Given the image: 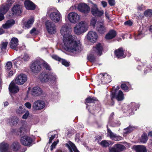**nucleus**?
Here are the masks:
<instances>
[{
	"instance_id": "c9c22d12",
	"label": "nucleus",
	"mask_w": 152,
	"mask_h": 152,
	"mask_svg": "<svg viewBox=\"0 0 152 152\" xmlns=\"http://www.w3.org/2000/svg\"><path fill=\"white\" fill-rule=\"evenodd\" d=\"M135 127L134 126L130 125L129 126L124 129L123 135L124 136H126L127 134L130 133L134 129Z\"/></svg>"
},
{
	"instance_id": "37998d69",
	"label": "nucleus",
	"mask_w": 152,
	"mask_h": 152,
	"mask_svg": "<svg viewBox=\"0 0 152 152\" xmlns=\"http://www.w3.org/2000/svg\"><path fill=\"white\" fill-rule=\"evenodd\" d=\"M144 15L147 18H150L152 17V10L148 9L144 12Z\"/></svg>"
},
{
	"instance_id": "79ce46f5",
	"label": "nucleus",
	"mask_w": 152,
	"mask_h": 152,
	"mask_svg": "<svg viewBox=\"0 0 152 152\" xmlns=\"http://www.w3.org/2000/svg\"><path fill=\"white\" fill-rule=\"evenodd\" d=\"M114 146L119 152H120V151H123L126 148L125 146L119 144H115Z\"/></svg>"
},
{
	"instance_id": "20e7f679",
	"label": "nucleus",
	"mask_w": 152,
	"mask_h": 152,
	"mask_svg": "<svg viewBox=\"0 0 152 152\" xmlns=\"http://www.w3.org/2000/svg\"><path fill=\"white\" fill-rule=\"evenodd\" d=\"M88 27L86 23L82 21L77 24L74 27V31L76 34L80 35L86 31Z\"/></svg>"
},
{
	"instance_id": "a18cd8bd",
	"label": "nucleus",
	"mask_w": 152,
	"mask_h": 152,
	"mask_svg": "<svg viewBox=\"0 0 152 152\" xmlns=\"http://www.w3.org/2000/svg\"><path fill=\"white\" fill-rule=\"evenodd\" d=\"M12 66V62L10 61L7 62L6 64V66H5L6 70L7 72L9 71L10 70Z\"/></svg>"
},
{
	"instance_id": "cd10ccee",
	"label": "nucleus",
	"mask_w": 152,
	"mask_h": 152,
	"mask_svg": "<svg viewBox=\"0 0 152 152\" xmlns=\"http://www.w3.org/2000/svg\"><path fill=\"white\" fill-rule=\"evenodd\" d=\"M26 9L28 10H34L35 9L36 6L32 1L29 0H26L24 2Z\"/></svg>"
},
{
	"instance_id": "1a4fd4ad",
	"label": "nucleus",
	"mask_w": 152,
	"mask_h": 152,
	"mask_svg": "<svg viewBox=\"0 0 152 152\" xmlns=\"http://www.w3.org/2000/svg\"><path fill=\"white\" fill-rule=\"evenodd\" d=\"M99 76L101 77V82L103 84H107L111 81V76L106 73H101Z\"/></svg>"
},
{
	"instance_id": "2eb2a0df",
	"label": "nucleus",
	"mask_w": 152,
	"mask_h": 152,
	"mask_svg": "<svg viewBox=\"0 0 152 152\" xmlns=\"http://www.w3.org/2000/svg\"><path fill=\"white\" fill-rule=\"evenodd\" d=\"M103 49L102 45L100 43H98L96 45L95 47H93V50L92 51L94 53V54L100 56L102 54Z\"/></svg>"
},
{
	"instance_id": "ea45409f",
	"label": "nucleus",
	"mask_w": 152,
	"mask_h": 152,
	"mask_svg": "<svg viewBox=\"0 0 152 152\" xmlns=\"http://www.w3.org/2000/svg\"><path fill=\"white\" fill-rule=\"evenodd\" d=\"M148 140V137L146 133L145 132H144L143 133L140 139V142L143 143H145Z\"/></svg>"
},
{
	"instance_id": "c03bdc74",
	"label": "nucleus",
	"mask_w": 152,
	"mask_h": 152,
	"mask_svg": "<svg viewBox=\"0 0 152 152\" xmlns=\"http://www.w3.org/2000/svg\"><path fill=\"white\" fill-rule=\"evenodd\" d=\"M99 144L103 147H107L110 145L109 142L107 140H103Z\"/></svg>"
},
{
	"instance_id": "6e6552de",
	"label": "nucleus",
	"mask_w": 152,
	"mask_h": 152,
	"mask_svg": "<svg viewBox=\"0 0 152 152\" xmlns=\"http://www.w3.org/2000/svg\"><path fill=\"white\" fill-rule=\"evenodd\" d=\"M114 113H112L109 117L108 124L112 127H117L119 126L121 124L120 121L114 118Z\"/></svg>"
},
{
	"instance_id": "ddd939ff",
	"label": "nucleus",
	"mask_w": 152,
	"mask_h": 152,
	"mask_svg": "<svg viewBox=\"0 0 152 152\" xmlns=\"http://www.w3.org/2000/svg\"><path fill=\"white\" fill-rule=\"evenodd\" d=\"M91 12L93 15L99 17H101L104 13V11L99 10L97 5L95 4H93V7L91 8Z\"/></svg>"
},
{
	"instance_id": "9d476101",
	"label": "nucleus",
	"mask_w": 152,
	"mask_h": 152,
	"mask_svg": "<svg viewBox=\"0 0 152 152\" xmlns=\"http://www.w3.org/2000/svg\"><path fill=\"white\" fill-rule=\"evenodd\" d=\"M107 136L115 141H119L122 140L123 138L121 136L118 135L112 132L107 126Z\"/></svg>"
},
{
	"instance_id": "09e8293b",
	"label": "nucleus",
	"mask_w": 152,
	"mask_h": 152,
	"mask_svg": "<svg viewBox=\"0 0 152 152\" xmlns=\"http://www.w3.org/2000/svg\"><path fill=\"white\" fill-rule=\"evenodd\" d=\"M50 135H51V137H50L49 140V143L52 142V140L55 137L56 134H54L53 135L52 134V132H50L49 133H48V137H49Z\"/></svg>"
},
{
	"instance_id": "4d7b16f0",
	"label": "nucleus",
	"mask_w": 152,
	"mask_h": 152,
	"mask_svg": "<svg viewBox=\"0 0 152 152\" xmlns=\"http://www.w3.org/2000/svg\"><path fill=\"white\" fill-rule=\"evenodd\" d=\"M22 59L24 61H27L29 59V57L28 55L25 53H24Z\"/></svg>"
},
{
	"instance_id": "393cba45",
	"label": "nucleus",
	"mask_w": 152,
	"mask_h": 152,
	"mask_svg": "<svg viewBox=\"0 0 152 152\" xmlns=\"http://www.w3.org/2000/svg\"><path fill=\"white\" fill-rule=\"evenodd\" d=\"M31 93L33 96H38L42 94L43 91L38 86H35L32 88Z\"/></svg>"
},
{
	"instance_id": "774afa93",
	"label": "nucleus",
	"mask_w": 152,
	"mask_h": 152,
	"mask_svg": "<svg viewBox=\"0 0 152 152\" xmlns=\"http://www.w3.org/2000/svg\"><path fill=\"white\" fill-rule=\"evenodd\" d=\"M29 112L28 111H27L25 114L23 116L22 118L24 119H26L29 115Z\"/></svg>"
},
{
	"instance_id": "58836bf2",
	"label": "nucleus",
	"mask_w": 152,
	"mask_h": 152,
	"mask_svg": "<svg viewBox=\"0 0 152 152\" xmlns=\"http://www.w3.org/2000/svg\"><path fill=\"white\" fill-rule=\"evenodd\" d=\"M143 31H141L140 29L138 33L134 36V38L135 40H138L141 39L142 37L144 36Z\"/></svg>"
},
{
	"instance_id": "7ed1b4c3",
	"label": "nucleus",
	"mask_w": 152,
	"mask_h": 152,
	"mask_svg": "<svg viewBox=\"0 0 152 152\" xmlns=\"http://www.w3.org/2000/svg\"><path fill=\"white\" fill-rule=\"evenodd\" d=\"M50 13V17L55 23H58L61 19V15L59 12L56 9L51 8L48 10L47 13Z\"/></svg>"
},
{
	"instance_id": "3c124183",
	"label": "nucleus",
	"mask_w": 152,
	"mask_h": 152,
	"mask_svg": "<svg viewBox=\"0 0 152 152\" xmlns=\"http://www.w3.org/2000/svg\"><path fill=\"white\" fill-rule=\"evenodd\" d=\"M102 139V137L100 135H97L95 137V142H97L99 144L101 140Z\"/></svg>"
},
{
	"instance_id": "6ab92c4d",
	"label": "nucleus",
	"mask_w": 152,
	"mask_h": 152,
	"mask_svg": "<svg viewBox=\"0 0 152 152\" xmlns=\"http://www.w3.org/2000/svg\"><path fill=\"white\" fill-rule=\"evenodd\" d=\"M27 76L25 74H20L16 77L15 80L16 83L18 85L23 84L27 80Z\"/></svg>"
},
{
	"instance_id": "6e6d98bb",
	"label": "nucleus",
	"mask_w": 152,
	"mask_h": 152,
	"mask_svg": "<svg viewBox=\"0 0 152 152\" xmlns=\"http://www.w3.org/2000/svg\"><path fill=\"white\" fill-rule=\"evenodd\" d=\"M109 152H119L114 146L112 147L109 148Z\"/></svg>"
},
{
	"instance_id": "a878e982",
	"label": "nucleus",
	"mask_w": 152,
	"mask_h": 152,
	"mask_svg": "<svg viewBox=\"0 0 152 152\" xmlns=\"http://www.w3.org/2000/svg\"><path fill=\"white\" fill-rule=\"evenodd\" d=\"M65 146L68 148L69 152H80L75 145L70 141L66 144Z\"/></svg>"
},
{
	"instance_id": "5701e85b",
	"label": "nucleus",
	"mask_w": 152,
	"mask_h": 152,
	"mask_svg": "<svg viewBox=\"0 0 152 152\" xmlns=\"http://www.w3.org/2000/svg\"><path fill=\"white\" fill-rule=\"evenodd\" d=\"M115 91H113L111 92V94H110V98L111 102L109 103L108 98L109 96L108 95H106V97L105 98L104 101L105 103L108 104L110 106H113L114 104V102L113 101V99L115 98Z\"/></svg>"
},
{
	"instance_id": "412c9836",
	"label": "nucleus",
	"mask_w": 152,
	"mask_h": 152,
	"mask_svg": "<svg viewBox=\"0 0 152 152\" xmlns=\"http://www.w3.org/2000/svg\"><path fill=\"white\" fill-rule=\"evenodd\" d=\"M98 38V35L95 31H91L89 32L88 34L87 39L91 42H95Z\"/></svg>"
},
{
	"instance_id": "7c9ffc66",
	"label": "nucleus",
	"mask_w": 152,
	"mask_h": 152,
	"mask_svg": "<svg viewBox=\"0 0 152 152\" xmlns=\"http://www.w3.org/2000/svg\"><path fill=\"white\" fill-rule=\"evenodd\" d=\"M15 23V21L13 19H10L6 21L5 23L2 25L4 29H8L11 27Z\"/></svg>"
},
{
	"instance_id": "4c0bfd02",
	"label": "nucleus",
	"mask_w": 152,
	"mask_h": 152,
	"mask_svg": "<svg viewBox=\"0 0 152 152\" xmlns=\"http://www.w3.org/2000/svg\"><path fill=\"white\" fill-rule=\"evenodd\" d=\"M34 21V20L33 18H31L28 20L24 23L25 28L28 29L30 28L32 26Z\"/></svg>"
},
{
	"instance_id": "a19ab883",
	"label": "nucleus",
	"mask_w": 152,
	"mask_h": 152,
	"mask_svg": "<svg viewBox=\"0 0 152 152\" xmlns=\"http://www.w3.org/2000/svg\"><path fill=\"white\" fill-rule=\"evenodd\" d=\"M97 55L94 54V53L93 51L87 56V58L88 60L92 62H94L95 60V56Z\"/></svg>"
},
{
	"instance_id": "603ef678",
	"label": "nucleus",
	"mask_w": 152,
	"mask_h": 152,
	"mask_svg": "<svg viewBox=\"0 0 152 152\" xmlns=\"http://www.w3.org/2000/svg\"><path fill=\"white\" fill-rule=\"evenodd\" d=\"M30 33L31 34L34 35H36L38 33V31L36 30V28H33L30 31Z\"/></svg>"
},
{
	"instance_id": "423d86ee",
	"label": "nucleus",
	"mask_w": 152,
	"mask_h": 152,
	"mask_svg": "<svg viewBox=\"0 0 152 152\" xmlns=\"http://www.w3.org/2000/svg\"><path fill=\"white\" fill-rule=\"evenodd\" d=\"M45 25L47 31L50 34H54L56 32V27L54 23L48 20L46 21Z\"/></svg>"
},
{
	"instance_id": "dca6fc26",
	"label": "nucleus",
	"mask_w": 152,
	"mask_h": 152,
	"mask_svg": "<svg viewBox=\"0 0 152 152\" xmlns=\"http://www.w3.org/2000/svg\"><path fill=\"white\" fill-rule=\"evenodd\" d=\"M78 9L79 11L84 14L88 13L90 10V7L86 4L81 3L79 4Z\"/></svg>"
},
{
	"instance_id": "49530a36",
	"label": "nucleus",
	"mask_w": 152,
	"mask_h": 152,
	"mask_svg": "<svg viewBox=\"0 0 152 152\" xmlns=\"http://www.w3.org/2000/svg\"><path fill=\"white\" fill-rule=\"evenodd\" d=\"M8 42H1V49L2 51H4L6 49Z\"/></svg>"
},
{
	"instance_id": "e2e57ef3",
	"label": "nucleus",
	"mask_w": 152,
	"mask_h": 152,
	"mask_svg": "<svg viewBox=\"0 0 152 152\" xmlns=\"http://www.w3.org/2000/svg\"><path fill=\"white\" fill-rule=\"evenodd\" d=\"M58 142H54L52 144L51 146L50 150L52 151L53 150V149L55 148V147Z\"/></svg>"
},
{
	"instance_id": "8fccbe9b",
	"label": "nucleus",
	"mask_w": 152,
	"mask_h": 152,
	"mask_svg": "<svg viewBox=\"0 0 152 152\" xmlns=\"http://www.w3.org/2000/svg\"><path fill=\"white\" fill-rule=\"evenodd\" d=\"M61 61L62 64L65 66L68 67L69 66V62H68L66 60L63 59H62Z\"/></svg>"
},
{
	"instance_id": "864d4df0",
	"label": "nucleus",
	"mask_w": 152,
	"mask_h": 152,
	"mask_svg": "<svg viewBox=\"0 0 152 152\" xmlns=\"http://www.w3.org/2000/svg\"><path fill=\"white\" fill-rule=\"evenodd\" d=\"M24 129L22 127H21L20 128L18 129V133H17V134L20 136H21L23 135V134H24V132H23V131L24 130Z\"/></svg>"
},
{
	"instance_id": "13d9d810",
	"label": "nucleus",
	"mask_w": 152,
	"mask_h": 152,
	"mask_svg": "<svg viewBox=\"0 0 152 152\" xmlns=\"http://www.w3.org/2000/svg\"><path fill=\"white\" fill-rule=\"evenodd\" d=\"M52 58L56 61H61L62 58L59 57L58 56L56 55H54L52 56Z\"/></svg>"
},
{
	"instance_id": "b1692460",
	"label": "nucleus",
	"mask_w": 152,
	"mask_h": 152,
	"mask_svg": "<svg viewBox=\"0 0 152 152\" xmlns=\"http://www.w3.org/2000/svg\"><path fill=\"white\" fill-rule=\"evenodd\" d=\"M96 29L99 34H104L106 31V28L103 23L97 24Z\"/></svg>"
},
{
	"instance_id": "bb28decb",
	"label": "nucleus",
	"mask_w": 152,
	"mask_h": 152,
	"mask_svg": "<svg viewBox=\"0 0 152 152\" xmlns=\"http://www.w3.org/2000/svg\"><path fill=\"white\" fill-rule=\"evenodd\" d=\"M22 6L20 5L17 4L14 6L12 9V14L13 15H20L22 12Z\"/></svg>"
},
{
	"instance_id": "aec40b11",
	"label": "nucleus",
	"mask_w": 152,
	"mask_h": 152,
	"mask_svg": "<svg viewBox=\"0 0 152 152\" xmlns=\"http://www.w3.org/2000/svg\"><path fill=\"white\" fill-rule=\"evenodd\" d=\"M18 45V38L13 37L11 39L9 43L10 47L11 48L17 51Z\"/></svg>"
},
{
	"instance_id": "bf43d9fd",
	"label": "nucleus",
	"mask_w": 152,
	"mask_h": 152,
	"mask_svg": "<svg viewBox=\"0 0 152 152\" xmlns=\"http://www.w3.org/2000/svg\"><path fill=\"white\" fill-rule=\"evenodd\" d=\"M97 20L95 18H92L91 21V25L94 27L96 24Z\"/></svg>"
},
{
	"instance_id": "f704fd0d",
	"label": "nucleus",
	"mask_w": 152,
	"mask_h": 152,
	"mask_svg": "<svg viewBox=\"0 0 152 152\" xmlns=\"http://www.w3.org/2000/svg\"><path fill=\"white\" fill-rule=\"evenodd\" d=\"M19 118L15 116H12L9 118V122L11 126L16 125L19 122Z\"/></svg>"
},
{
	"instance_id": "f3484780",
	"label": "nucleus",
	"mask_w": 152,
	"mask_h": 152,
	"mask_svg": "<svg viewBox=\"0 0 152 152\" xmlns=\"http://www.w3.org/2000/svg\"><path fill=\"white\" fill-rule=\"evenodd\" d=\"M140 106L139 104H136L134 102H132L128 105L127 110L130 114L132 115L134 113L133 112L136 111Z\"/></svg>"
},
{
	"instance_id": "c85d7f7f",
	"label": "nucleus",
	"mask_w": 152,
	"mask_h": 152,
	"mask_svg": "<svg viewBox=\"0 0 152 152\" xmlns=\"http://www.w3.org/2000/svg\"><path fill=\"white\" fill-rule=\"evenodd\" d=\"M9 90L10 92L13 93H16L19 91L18 86L12 82L11 83L9 86Z\"/></svg>"
},
{
	"instance_id": "9b49d317",
	"label": "nucleus",
	"mask_w": 152,
	"mask_h": 152,
	"mask_svg": "<svg viewBox=\"0 0 152 152\" xmlns=\"http://www.w3.org/2000/svg\"><path fill=\"white\" fill-rule=\"evenodd\" d=\"M67 18L70 22L74 23H77L80 19L79 16L74 12L69 13L68 15Z\"/></svg>"
},
{
	"instance_id": "0eeeda50",
	"label": "nucleus",
	"mask_w": 152,
	"mask_h": 152,
	"mask_svg": "<svg viewBox=\"0 0 152 152\" xmlns=\"http://www.w3.org/2000/svg\"><path fill=\"white\" fill-rule=\"evenodd\" d=\"M45 102L41 100H38L34 102L32 106L33 110L37 111L42 110L45 107Z\"/></svg>"
},
{
	"instance_id": "f257e3e1",
	"label": "nucleus",
	"mask_w": 152,
	"mask_h": 152,
	"mask_svg": "<svg viewBox=\"0 0 152 152\" xmlns=\"http://www.w3.org/2000/svg\"><path fill=\"white\" fill-rule=\"evenodd\" d=\"M60 32L63 37L65 49L72 52L81 50V44L74 40L72 36L70 34V29L67 25H64L62 26Z\"/></svg>"
},
{
	"instance_id": "2f4dec72",
	"label": "nucleus",
	"mask_w": 152,
	"mask_h": 152,
	"mask_svg": "<svg viewBox=\"0 0 152 152\" xmlns=\"http://www.w3.org/2000/svg\"><path fill=\"white\" fill-rule=\"evenodd\" d=\"M117 35L116 32L114 30H111L106 35L105 38L107 39H112L115 37Z\"/></svg>"
},
{
	"instance_id": "c756f323",
	"label": "nucleus",
	"mask_w": 152,
	"mask_h": 152,
	"mask_svg": "<svg viewBox=\"0 0 152 152\" xmlns=\"http://www.w3.org/2000/svg\"><path fill=\"white\" fill-rule=\"evenodd\" d=\"M124 51L123 49L122 48H121L115 50L114 53L117 58L121 59L125 57L124 55Z\"/></svg>"
},
{
	"instance_id": "5fc2aeb1",
	"label": "nucleus",
	"mask_w": 152,
	"mask_h": 152,
	"mask_svg": "<svg viewBox=\"0 0 152 152\" xmlns=\"http://www.w3.org/2000/svg\"><path fill=\"white\" fill-rule=\"evenodd\" d=\"M147 68V69L144 70V72L145 74H146L149 72H152V66H151L149 65V66H148Z\"/></svg>"
},
{
	"instance_id": "0e129e2a",
	"label": "nucleus",
	"mask_w": 152,
	"mask_h": 152,
	"mask_svg": "<svg viewBox=\"0 0 152 152\" xmlns=\"http://www.w3.org/2000/svg\"><path fill=\"white\" fill-rule=\"evenodd\" d=\"M24 105L28 109H30L31 108V104L29 102H27L25 103Z\"/></svg>"
},
{
	"instance_id": "4468645a",
	"label": "nucleus",
	"mask_w": 152,
	"mask_h": 152,
	"mask_svg": "<svg viewBox=\"0 0 152 152\" xmlns=\"http://www.w3.org/2000/svg\"><path fill=\"white\" fill-rule=\"evenodd\" d=\"M11 148L15 152H25L27 149L26 147L21 148L20 143L17 142H14L12 145Z\"/></svg>"
},
{
	"instance_id": "72a5a7b5",
	"label": "nucleus",
	"mask_w": 152,
	"mask_h": 152,
	"mask_svg": "<svg viewBox=\"0 0 152 152\" xmlns=\"http://www.w3.org/2000/svg\"><path fill=\"white\" fill-rule=\"evenodd\" d=\"M9 145L7 143L2 142L0 144V151L1 152H12L8 151Z\"/></svg>"
},
{
	"instance_id": "69168bd1",
	"label": "nucleus",
	"mask_w": 152,
	"mask_h": 152,
	"mask_svg": "<svg viewBox=\"0 0 152 152\" xmlns=\"http://www.w3.org/2000/svg\"><path fill=\"white\" fill-rule=\"evenodd\" d=\"M108 2L110 5L111 6H114L115 4V0H108Z\"/></svg>"
},
{
	"instance_id": "e433bc0d",
	"label": "nucleus",
	"mask_w": 152,
	"mask_h": 152,
	"mask_svg": "<svg viewBox=\"0 0 152 152\" xmlns=\"http://www.w3.org/2000/svg\"><path fill=\"white\" fill-rule=\"evenodd\" d=\"M115 98L118 101H121L124 99V96L123 92L121 90L118 91L117 94L115 93Z\"/></svg>"
},
{
	"instance_id": "f03ea898",
	"label": "nucleus",
	"mask_w": 152,
	"mask_h": 152,
	"mask_svg": "<svg viewBox=\"0 0 152 152\" xmlns=\"http://www.w3.org/2000/svg\"><path fill=\"white\" fill-rule=\"evenodd\" d=\"M39 79L42 83L49 81L50 85L53 86L56 84L57 78L54 73L50 72L47 74L44 72H42L39 75Z\"/></svg>"
},
{
	"instance_id": "473e14b6",
	"label": "nucleus",
	"mask_w": 152,
	"mask_h": 152,
	"mask_svg": "<svg viewBox=\"0 0 152 152\" xmlns=\"http://www.w3.org/2000/svg\"><path fill=\"white\" fill-rule=\"evenodd\" d=\"M133 148L136 152H147L145 147L143 145H134Z\"/></svg>"
},
{
	"instance_id": "680f3d73",
	"label": "nucleus",
	"mask_w": 152,
	"mask_h": 152,
	"mask_svg": "<svg viewBox=\"0 0 152 152\" xmlns=\"http://www.w3.org/2000/svg\"><path fill=\"white\" fill-rule=\"evenodd\" d=\"M23 109L22 106H20L18 109L16 110V113L19 114H22L23 113Z\"/></svg>"
},
{
	"instance_id": "052dcab7",
	"label": "nucleus",
	"mask_w": 152,
	"mask_h": 152,
	"mask_svg": "<svg viewBox=\"0 0 152 152\" xmlns=\"http://www.w3.org/2000/svg\"><path fill=\"white\" fill-rule=\"evenodd\" d=\"M121 88L124 90L126 91L128 89V87L125 84H122L121 86Z\"/></svg>"
},
{
	"instance_id": "4be33fe9",
	"label": "nucleus",
	"mask_w": 152,
	"mask_h": 152,
	"mask_svg": "<svg viewBox=\"0 0 152 152\" xmlns=\"http://www.w3.org/2000/svg\"><path fill=\"white\" fill-rule=\"evenodd\" d=\"M98 101V99L94 97L89 96L86 98V102L85 104H86V108L88 109V111L89 112L91 113H92L90 109V107L88 108V103H95Z\"/></svg>"
},
{
	"instance_id": "a211bd4d",
	"label": "nucleus",
	"mask_w": 152,
	"mask_h": 152,
	"mask_svg": "<svg viewBox=\"0 0 152 152\" xmlns=\"http://www.w3.org/2000/svg\"><path fill=\"white\" fill-rule=\"evenodd\" d=\"M9 9V6L7 4H3L0 7V21L4 19V15L6 13Z\"/></svg>"
},
{
	"instance_id": "338daca9",
	"label": "nucleus",
	"mask_w": 152,
	"mask_h": 152,
	"mask_svg": "<svg viewBox=\"0 0 152 152\" xmlns=\"http://www.w3.org/2000/svg\"><path fill=\"white\" fill-rule=\"evenodd\" d=\"M124 25L131 26L132 25V23L130 20L126 21L124 23Z\"/></svg>"
},
{
	"instance_id": "de8ad7c7",
	"label": "nucleus",
	"mask_w": 152,
	"mask_h": 152,
	"mask_svg": "<svg viewBox=\"0 0 152 152\" xmlns=\"http://www.w3.org/2000/svg\"><path fill=\"white\" fill-rule=\"evenodd\" d=\"M42 62V65L43 66L44 68H45L46 70H48L49 71L51 70V69L50 66L46 62L44 61Z\"/></svg>"
},
{
	"instance_id": "f8f14e48",
	"label": "nucleus",
	"mask_w": 152,
	"mask_h": 152,
	"mask_svg": "<svg viewBox=\"0 0 152 152\" xmlns=\"http://www.w3.org/2000/svg\"><path fill=\"white\" fill-rule=\"evenodd\" d=\"M20 141L21 143L25 146L30 147L32 145V139L28 136H24L22 137L21 138Z\"/></svg>"
},
{
	"instance_id": "39448f33",
	"label": "nucleus",
	"mask_w": 152,
	"mask_h": 152,
	"mask_svg": "<svg viewBox=\"0 0 152 152\" xmlns=\"http://www.w3.org/2000/svg\"><path fill=\"white\" fill-rule=\"evenodd\" d=\"M42 62L38 60H34L32 62L30 66L31 71L34 73H38L42 69Z\"/></svg>"
}]
</instances>
